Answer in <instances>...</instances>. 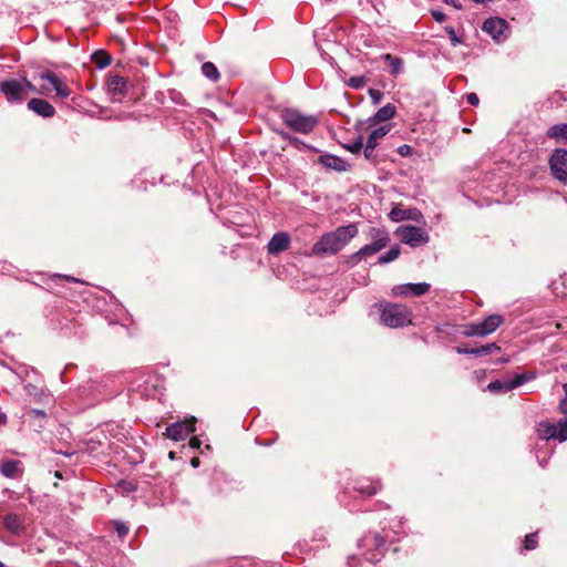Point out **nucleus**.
I'll use <instances>...</instances> for the list:
<instances>
[{
	"label": "nucleus",
	"mask_w": 567,
	"mask_h": 567,
	"mask_svg": "<svg viewBox=\"0 0 567 567\" xmlns=\"http://www.w3.org/2000/svg\"><path fill=\"white\" fill-rule=\"evenodd\" d=\"M118 487L122 489L123 493H130L135 489V486L131 482L123 481L118 484Z\"/></svg>",
	"instance_id": "obj_40"
},
{
	"label": "nucleus",
	"mask_w": 567,
	"mask_h": 567,
	"mask_svg": "<svg viewBox=\"0 0 567 567\" xmlns=\"http://www.w3.org/2000/svg\"><path fill=\"white\" fill-rule=\"evenodd\" d=\"M391 131V124H384V125H381L377 128H374L370 135L372 136V140H381L382 137H384L389 132Z\"/></svg>",
	"instance_id": "obj_29"
},
{
	"label": "nucleus",
	"mask_w": 567,
	"mask_h": 567,
	"mask_svg": "<svg viewBox=\"0 0 567 567\" xmlns=\"http://www.w3.org/2000/svg\"><path fill=\"white\" fill-rule=\"evenodd\" d=\"M349 85L353 89H360L364 85V78H362V76L350 78Z\"/></svg>",
	"instance_id": "obj_37"
},
{
	"label": "nucleus",
	"mask_w": 567,
	"mask_h": 567,
	"mask_svg": "<svg viewBox=\"0 0 567 567\" xmlns=\"http://www.w3.org/2000/svg\"><path fill=\"white\" fill-rule=\"evenodd\" d=\"M0 567H6V565L2 561H0Z\"/></svg>",
	"instance_id": "obj_53"
},
{
	"label": "nucleus",
	"mask_w": 567,
	"mask_h": 567,
	"mask_svg": "<svg viewBox=\"0 0 567 567\" xmlns=\"http://www.w3.org/2000/svg\"><path fill=\"white\" fill-rule=\"evenodd\" d=\"M382 59L388 63L392 75L396 76L403 71V60L401 58L385 53Z\"/></svg>",
	"instance_id": "obj_21"
},
{
	"label": "nucleus",
	"mask_w": 567,
	"mask_h": 567,
	"mask_svg": "<svg viewBox=\"0 0 567 567\" xmlns=\"http://www.w3.org/2000/svg\"><path fill=\"white\" fill-rule=\"evenodd\" d=\"M547 136L567 143V123L553 125L547 131Z\"/></svg>",
	"instance_id": "obj_22"
},
{
	"label": "nucleus",
	"mask_w": 567,
	"mask_h": 567,
	"mask_svg": "<svg viewBox=\"0 0 567 567\" xmlns=\"http://www.w3.org/2000/svg\"><path fill=\"white\" fill-rule=\"evenodd\" d=\"M400 256V247L394 246L388 252L379 258V264H388L395 260Z\"/></svg>",
	"instance_id": "obj_28"
},
{
	"label": "nucleus",
	"mask_w": 567,
	"mask_h": 567,
	"mask_svg": "<svg viewBox=\"0 0 567 567\" xmlns=\"http://www.w3.org/2000/svg\"><path fill=\"white\" fill-rule=\"evenodd\" d=\"M389 217L393 221H401L406 219L408 215L405 210L395 207L390 212Z\"/></svg>",
	"instance_id": "obj_31"
},
{
	"label": "nucleus",
	"mask_w": 567,
	"mask_h": 567,
	"mask_svg": "<svg viewBox=\"0 0 567 567\" xmlns=\"http://www.w3.org/2000/svg\"><path fill=\"white\" fill-rule=\"evenodd\" d=\"M126 80L120 75H113L107 81V89L113 99H115L116 95L122 96L126 92Z\"/></svg>",
	"instance_id": "obj_18"
},
{
	"label": "nucleus",
	"mask_w": 567,
	"mask_h": 567,
	"mask_svg": "<svg viewBox=\"0 0 567 567\" xmlns=\"http://www.w3.org/2000/svg\"><path fill=\"white\" fill-rule=\"evenodd\" d=\"M343 147L349 151L350 153L352 154H359L361 153L362 148H363V142H362V137H359L358 140H355L354 142L352 143H348V144H344Z\"/></svg>",
	"instance_id": "obj_30"
},
{
	"label": "nucleus",
	"mask_w": 567,
	"mask_h": 567,
	"mask_svg": "<svg viewBox=\"0 0 567 567\" xmlns=\"http://www.w3.org/2000/svg\"><path fill=\"white\" fill-rule=\"evenodd\" d=\"M396 109L393 104H386L379 109L374 116L369 118L371 126L375 125L379 121H389L395 115Z\"/></svg>",
	"instance_id": "obj_19"
},
{
	"label": "nucleus",
	"mask_w": 567,
	"mask_h": 567,
	"mask_svg": "<svg viewBox=\"0 0 567 567\" xmlns=\"http://www.w3.org/2000/svg\"><path fill=\"white\" fill-rule=\"evenodd\" d=\"M362 542H363V546L373 545L377 550H381V548L384 546V539L378 533L365 536L362 539Z\"/></svg>",
	"instance_id": "obj_23"
},
{
	"label": "nucleus",
	"mask_w": 567,
	"mask_h": 567,
	"mask_svg": "<svg viewBox=\"0 0 567 567\" xmlns=\"http://www.w3.org/2000/svg\"><path fill=\"white\" fill-rule=\"evenodd\" d=\"M92 61L99 66V68H105L111 64L112 59L109 54H106L103 51H96L92 55Z\"/></svg>",
	"instance_id": "obj_26"
},
{
	"label": "nucleus",
	"mask_w": 567,
	"mask_h": 567,
	"mask_svg": "<svg viewBox=\"0 0 567 567\" xmlns=\"http://www.w3.org/2000/svg\"><path fill=\"white\" fill-rule=\"evenodd\" d=\"M0 91L11 103H21L25 99L23 83L16 79L0 82Z\"/></svg>",
	"instance_id": "obj_10"
},
{
	"label": "nucleus",
	"mask_w": 567,
	"mask_h": 567,
	"mask_svg": "<svg viewBox=\"0 0 567 567\" xmlns=\"http://www.w3.org/2000/svg\"><path fill=\"white\" fill-rule=\"evenodd\" d=\"M377 145H378V141L377 140H372V136L369 134V137L367 140L365 146H368V148H375Z\"/></svg>",
	"instance_id": "obj_47"
},
{
	"label": "nucleus",
	"mask_w": 567,
	"mask_h": 567,
	"mask_svg": "<svg viewBox=\"0 0 567 567\" xmlns=\"http://www.w3.org/2000/svg\"><path fill=\"white\" fill-rule=\"evenodd\" d=\"M553 176L561 183H567V151L556 150L549 158Z\"/></svg>",
	"instance_id": "obj_8"
},
{
	"label": "nucleus",
	"mask_w": 567,
	"mask_h": 567,
	"mask_svg": "<svg viewBox=\"0 0 567 567\" xmlns=\"http://www.w3.org/2000/svg\"><path fill=\"white\" fill-rule=\"evenodd\" d=\"M362 256L360 255V251H355L354 254L347 257V264L351 267L358 265L362 260Z\"/></svg>",
	"instance_id": "obj_35"
},
{
	"label": "nucleus",
	"mask_w": 567,
	"mask_h": 567,
	"mask_svg": "<svg viewBox=\"0 0 567 567\" xmlns=\"http://www.w3.org/2000/svg\"><path fill=\"white\" fill-rule=\"evenodd\" d=\"M446 4L454 7L455 9H462L460 0H443Z\"/></svg>",
	"instance_id": "obj_46"
},
{
	"label": "nucleus",
	"mask_w": 567,
	"mask_h": 567,
	"mask_svg": "<svg viewBox=\"0 0 567 567\" xmlns=\"http://www.w3.org/2000/svg\"><path fill=\"white\" fill-rule=\"evenodd\" d=\"M189 444L193 449H199L202 442L198 437H192Z\"/></svg>",
	"instance_id": "obj_48"
},
{
	"label": "nucleus",
	"mask_w": 567,
	"mask_h": 567,
	"mask_svg": "<svg viewBox=\"0 0 567 567\" xmlns=\"http://www.w3.org/2000/svg\"><path fill=\"white\" fill-rule=\"evenodd\" d=\"M168 456H169V458L174 460L175 458V453L174 452H169Z\"/></svg>",
	"instance_id": "obj_51"
},
{
	"label": "nucleus",
	"mask_w": 567,
	"mask_h": 567,
	"mask_svg": "<svg viewBox=\"0 0 567 567\" xmlns=\"http://www.w3.org/2000/svg\"><path fill=\"white\" fill-rule=\"evenodd\" d=\"M499 349L501 348L493 342L478 348H457V352L463 354L484 355L489 354L494 351H498Z\"/></svg>",
	"instance_id": "obj_20"
},
{
	"label": "nucleus",
	"mask_w": 567,
	"mask_h": 567,
	"mask_svg": "<svg viewBox=\"0 0 567 567\" xmlns=\"http://www.w3.org/2000/svg\"><path fill=\"white\" fill-rule=\"evenodd\" d=\"M535 378L532 373H519L512 380H495L488 383L487 390L492 393L508 392Z\"/></svg>",
	"instance_id": "obj_7"
},
{
	"label": "nucleus",
	"mask_w": 567,
	"mask_h": 567,
	"mask_svg": "<svg viewBox=\"0 0 567 567\" xmlns=\"http://www.w3.org/2000/svg\"><path fill=\"white\" fill-rule=\"evenodd\" d=\"M40 79L48 81L50 86L55 91L56 96L60 99H68L72 93L68 84L51 71L41 73Z\"/></svg>",
	"instance_id": "obj_12"
},
{
	"label": "nucleus",
	"mask_w": 567,
	"mask_h": 567,
	"mask_svg": "<svg viewBox=\"0 0 567 567\" xmlns=\"http://www.w3.org/2000/svg\"><path fill=\"white\" fill-rule=\"evenodd\" d=\"M195 417L189 421H178L166 427L167 437L178 442L184 441L190 433L195 432Z\"/></svg>",
	"instance_id": "obj_11"
},
{
	"label": "nucleus",
	"mask_w": 567,
	"mask_h": 567,
	"mask_svg": "<svg viewBox=\"0 0 567 567\" xmlns=\"http://www.w3.org/2000/svg\"><path fill=\"white\" fill-rule=\"evenodd\" d=\"M466 100H467V103L473 106H476L480 102V99L476 93H468L466 96Z\"/></svg>",
	"instance_id": "obj_43"
},
{
	"label": "nucleus",
	"mask_w": 567,
	"mask_h": 567,
	"mask_svg": "<svg viewBox=\"0 0 567 567\" xmlns=\"http://www.w3.org/2000/svg\"><path fill=\"white\" fill-rule=\"evenodd\" d=\"M431 13H432L433 19L436 22H443L446 18L445 13H443L442 11H439V10H433Z\"/></svg>",
	"instance_id": "obj_42"
},
{
	"label": "nucleus",
	"mask_w": 567,
	"mask_h": 567,
	"mask_svg": "<svg viewBox=\"0 0 567 567\" xmlns=\"http://www.w3.org/2000/svg\"><path fill=\"white\" fill-rule=\"evenodd\" d=\"M504 322L501 315H491L481 322L471 323L465 327L466 337H485L493 333Z\"/></svg>",
	"instance_id": "obj_5"
},
{
	"label": "nucleus",
	"mask_w": 567,
	"mask_h": 567,
	"mask_svg": "<svg viewBox=\"0 0 567 567\" xmlns=\"http://www.w3.org/2000/svg\"><path fill=\"white\" fill-rule=\"evenodd\" d=\"M445 31L449 34L451 44L453 47H456L457 44H460L462 42L461 39L456 35L455 30L452 27H445Z\"/></svg>",
	"instance_id": "obj_34"
},
{
	"label": "nucleus",
	"mask_w": 567,
	"mask_h": 567,
	"mask_svg": "<svg viewBox=\"0 0 567 567\" xmlns=\"http://www.w3.org/2000/svg\"><path fill=\"white\" fill-rule=\"evenodd\" d=\"M290 245V237L287 233H276L267 245V250L271 255H277L286 249Z\"/></svg>",
	"instance_id": "obj_14"
},
{
	"label": "nucleus",
	"mask_w": 567,
	"mask_h": 567,
	"mask_svg": "<svg viewBox=\"0 0 567 567\" xmlns=\"http://www.w3.org/2000/svg\"><path fill=\"white\" fill-rule=\"evenodd\" d=\"M35 413H37L38 415H44V412H43V411H35Z\"/></svg>",
	"instance_id": "obj_52"
},
{
	"label": "nucleus",
	"mask_w": 567,
	"mask_h": 567,
	"mask_svg": "<svg viewBox=\"0 0 567 567\" xmlns=\"http://www.w3.org/2000/svg\"><path fill=\"white\" fill-rule=\"evenodd\" d=\"M406 287H408L406 284L394 286L392 288V290H391L392 296H394V297H406V296H410L409 289H406Z\"/></svg>",
	"instance_id": "obj_32"
},
{
	"label": "nucleus",
	"mask_w": 567,
	"mask_h": 567,
	"mask_svg": "<svg viewBox=\"0 0 567 567\" xmlns=\"http://www.w3.org/2000/svg\"><path fill=\"white\" fill-rule=\"evenodd\" d=\"M363 154L367 159H371L374 156V148H368V146H364Z\"/></svg>",
	"instance_id": "obj_45"
},
{
	"label": "nucleus",
	"mask_w": 567,
	"mask_h": 567,
	"mask_svg": "<svg viewBox=\"0 0 567 567\" xmlns=\"http://www.w3.org/2000/svg\"><path fill=\"white\" fill-rule=\"evenodd\" d=\"M21 81L23 83V91H24L25 95L29 92L38 93V94H42V95H48L49 92H50V86L42 85V86H40V89L37 90L35 86L30 81H28L27 79H23Z\"/></svg>",
	"instance_id": "obj_25"
},
{
	"label": "nucleus",
	"mask_w": 567,
	"mask_h": 567,
	"mask_svg": "<svg viewBox=\"0 0 567 567\" xmlns=\"http://www.w3.org/2000/svg\"><path fill=\"white\" fill-rule=\"evenodd\" d=\"M369 238L372 240L371 244L364 245L359 249L360 255L363 259L378 254L380 250L385 248L390 243L389 234L381 228H371L369 231Z\"/></svg>",
	"instance_id": "obj_6"
},
{
	"label": "nucleus",
	"mask_w": 567,
	"mask_h": 567,
	"mask_svg": "<svg viewBox=\"0 0 567 567\" xmlns=\"http://www.w3.org/2000/svg\"><path fill=\"white\" fill-rule=\"evenodd\" d=\"M398 235L403 243L412 247L429 241V235L422 228L415 226H402L398 229Z\"/></svg>",
	"instance_id": "obj_9"
},
{
	"label": "nucleus",
	"mask_w": 567,
	"mask_h": 567,
	"mask_svg": "<svg viewBox=\"0 0 567 567\" xmlns=\"http://www.w3.org/2000/svg\"><path fill=\"white\" fill-rule=\"evenodd\" d=\"M537 433L546 441L555 440L559 443L567 441V419L563 417L557 423L543 421L537 425Z\"/></svg>",
	"instance_id": "obj_4"
},
{
	"label": "nucleus",
	"mask_w": 567,
	"mask_h": 567,
	"mask_svg": "<svg viewBox=\"0 0 567 567\" xmlns=\"http://www.w3.org/2000/svg\"><path fill=\"white\" fill-rule=\"evenodd\" d=\"M367 559L370 560L371 563H375L377 560H379V558H377V556L374 554L367 556Z\"/></svg>",
	"instance_id": "obj_49"
},
{
	"label": "nucleus",
	"mask_w": 567,
	"mask_h": 567,
	"mask_svg": "<svg viewBox=\"0 0 567 567\" xmlns=\"http://www.w3.org/2000/svg\"><path fill=\"white\" fill-rule=\"evenodd\" d=\"M358 233L355 224L340 226L336 230L322 235L312 246V254L316 256L334 255L343 249Z\"/></svg>",
	"instance_id": "obj_1"
},
{
	"label": "nucleus",
	"mask_w": 567,
	"mask_h": 567,
	"mask_svg": "<svg viewBox=\"0 0 567 567\" xmlns=\"http://www.w3.org/2000/svg\"><path fill=\"white\" fill-rule=\"evenodd\" d=\"M0 473L8 478H18L23 474V464L18 460H6L0 463Z\"/></svg>",
	"instance_id": "obj_16"
},
{
	"label": "nucleus",
	"mask_w": 567,
	"mask_h": 567,
	"mask_svg": "<svg viewBox=\"0 0 567 567\" xmlns=\"http://www.w3.org/2000/svg\"><path fill=\"white\" fill-rule=\"evenodd\" d=\"M379 489L378 485H370L368 487L361 486L359 487V492L367 495H374Z\"/></svg>",
	"instance_id": "obj_39"
},
{
	"label": "nucleus",
	"mask_w": 567,
	"mask_h": 567,
	"mask_svg": "<svg viewBox=\"0 0 567 567\" xmlns=\"http://www.w3.org/2000/svg\"><path fill=\"white\" fill-rule=\"evenodd\" d=\"M319 163L324 167L334 169L337 172H344L348 168V164L344 159L331 154L321 155L319 157Z\"/></svg>",
	"instance_id": "obj_17"
},
{
	"label": "nucleus",
	"mask_w": 567,
	"mask_h": 567,
	"mask_svg": "<svg viewBox=\"0 0 567 567\" xmlns=\"http://www.w3.org/2000/svg\"><path fill=\"white\" fill-rule=\"evenodd\" d=\"M192 466L197 467L199 465V460L197 457L192 458L190 461Z\"/></svg>",
	"instance_id": "obj_50"
},
{
	"label": "nucleus",
	"mask_w": 567,
	"mask_h": 567,
	"mask_svg": "<svg viewBox=\"0 0 567 567\" xmlns=\"http://www.w3.org/2000/svg\"><path fill=\"white\" fill-rule=\"evenodd\" d=\"M507 29V22L502 18H488L483 23V30L492 35L496 41L504 39V32Z\"/></svg>",
	"instance_id": "obj_13"
},
{
	"label": "nucleus",
	"mask_w": 567,
	"mask_h": 567,
	"mask_svg": "<svg viewBox=\"0 0 567 567\" xmlns=\"http://www.w3.org/2000/svg\"><path fill=\"white\" fill-rule=\"evenodd\" d=\"M114 528H115V530H116V533L118 534L120 537H123V536H125L128 533V527L123 522H115L114 523Z\"/></svg>",
	"instance_id": "obj_36"
},
{
	"label": "nucleus",
	"mask_w": 567,
	"mask_h": 567,
	"mask_svg": "<svg viewBox=\"0 0 567 567\" xmlns=\"http://www.w3.org/2000/svg\"><path fill=\"white\" fill-rule=\"evenodd\" d=\"M536 537H537L536 533L528 534L525 537V544H524L525 549L530 550V549L536 548V545H537V538Z\"/></svg>",
	"instance_id": "obj_33"
},
{
	"label": "nucleus",
	"mask_w": 567,
	"mask_h": 567,
	"mask_svg": "<svg viewBox=\"0 0 567 567\" xmlns=\"http://www.w3.org/2000/svg\"><path fill=\"white\" fill-rule=\"evenodd\" d=\"M381 321L390 328H401L412 322L411 311L402 305L385 303L381 309Z\"/></svg>",
	"instance_id": "obj_2"
},
{
	"label": "nucleus",
	"mask_w": 567,
	"mask_h": 567,
	"mask_svg": "<svg viewBox=\"0 0 567 567\" xmlns=\"http://www.w3.org/2000/svg\"><path fill=\"white\" fill-rule=\"evenodd\" d=\"M28 109L42 117H52L55 114L53 105L45 100L37 97L28 102Z\"/></svg>",
	"instance_id": "obj_15"
},
{
	"label": "nucleus",
	"mask_w": 567,
	"mask_h": 567,
	"mask_svg": "<svg viewBox=\"0 0 567 567\" xmlns=\"http://www.w3.org/2000/svg\"><path fill=\"white\" fill-rule=\"evenodd\" d=\"M410 296H422L430 290V285L426 282L406 284Z\"/></svg>",
	"instance_id": "obj_24"
},
{
	"label": "nucleus",
	"mask_w": 567,
	"mask_h": 567,
	"mask_svg": "<svg viewBox=\"0 0 567 567\" xmlns=\"http://www.w3.org/2000/svg\"><path fill=\"white\" fill-rule=\"evenodd\" d=\"M369 95L374 104H379L383 97V93L379 90L370 89Z\"/></svg>",
	"instance_id": "obj_38"
},
{
	"label": "nucleus",
	"mask_w": 567,
	"mask_h": 567,
	"mask_svg": "<svg viewBox=\"0 0 567 567\" xmlns=\"http://www.w3.org/2000/svg\"><path fill=\"white\" fill-rule=\"evenodd\" d=\"M202 73L212 81H217L219 78V72L214 63L205 62L202 65Z\"/></svg>",
	"instance_id": "obj_27"
},
{
	"label": "nucleus",
	"mask_w": 567,
	"mask_h": 567,
	"mask_svg": "<svg viewBox=\"0 0 567 567\" xmlns=\"http://www.w3.org/2000/svg\"><path fill=\"white\" fill-rule=\"evenodd\" d=\"M282 122L301 134H309L318 124V120L313 115H306L295 109H287L281 114Z\"/></svg>",
	"instance_id": "obj_3"
},
{
	"label": "nucleus",
	"mask_w": 567,
	"mask_h": 567,
	"mask_svg": "<svg viewBox=\"0 0 567 567\" xmlns=\"http://www.w3.org/2000/svg\"><path fill=\"white\" fill-rule=\"evenodd\" d=\"M398 152L400 155L402 156H406L410 154L411 152V146L404 144V145H401L399 148H398Z\"/></svg>",
	"instance_id": "obj_44"
},
{
	"label": "nucleus",
	"mask_w": 567,
	"mask_h": 567,
	"mask_svg": "<svg viewBox=\"0 0 567 567\" xmlns=\"http://www.w3.org/2000/svg\"><path fill=\"white\" fill-rule=\"evenodd\" d=\"M565 398L559 403V410L563 414L567 415V383L564 385Z\"/></svg>",
	"instance_id": "obj_41"
}]
</instances>
